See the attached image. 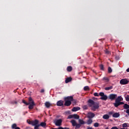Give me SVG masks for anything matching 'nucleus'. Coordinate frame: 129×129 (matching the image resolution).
Masks as SVG:
<instances>
[{"mask_svg":"<svg viewBox=\"0 0 129 129\" xmlns=\"http://www.w3.org/2000/svg\"><path fill=\"white\" fill-rule=\"evenodd\" d=\"M88 103H89V105L91 107L92 105H93V107H92V110H93L94 111H95L96 109H98L99 108V105L97 103H95L94 101H93L92 99H89L88 101Z\"/></svg>","mask_w":129,"mask_h":129,"instance_id":"nucleus-1","label":"nucleus"},{"mask_svg":"<svg viewBox=\"0 0 129 129\" xmlns=\"http://www.w3.org/2000/svg\"><path fill=\"white\" fill-rule=\"evenodd\" d=\"M108 98H109L110 100H111V101H112V100H115V99L117 98V94H110L109 95Z\"/></svg>","mask_w":129,"mask_h":129,"instance_id":"nucleus-2","label":"nucleus"},{"mask_svg":"<svg viewBox=\"0 0 129 129\" xmlns=\"http://www.w3.org/2000/svg\"><path fill=\"white\" fill-rule=\"evenodd\" d=\"M99 95L100 96H101L100 99L102 100H107V98H108L107 96H106V95H104V93L103 92H100Z\"/></svg>","mask_w":129,"mask_h":129,"instance_id":"nucleus-3","label":"nucleus"},{"mask_svg":"<svg viewBox=\"0 0 129 129\" xmlns=\"http://www.w3.org/2000/svg\"><path fill=\"white\" fill-rule=\"evenodd\" d=\"M54 124L56 126H60L62 124V119H59L54 121Z\"/></svg>","mask_w":129,"mask_h":129,"instance_id":"nucleus-4","label":"nucleus"},{"mask_svg":"<svg viewBox=\"0 0 129 129\" xmlns=\"http://www.w3.org/2000/svg\"><path fill=\"white\" fill-rule=\"evenodd\" d=\"M123 107L124 109H127L126 110V113H127V114L129 115V105L126 103L124 104Z\"/></svg>","mask_w":129,"mask_h":129,"instance_id":"nucleus-5","label":"nucleus"},{"mask_svg":"<svg viewBox=\"0 0 129 129\" xmlns=\"http://www.w3.org/2000/svg\"><path fill=\"white\" fill-rule=\"evenodd\" d=\"M129 81L126 79H122L120 81V84L122 85H125V84H127Z\"/></svg>","mask_w":129,"mask_h":129,"instance_id":"nucleus-6","label":"nucleus"},{"mask_svg":"<svg viewBox=\"0 0 129 129\" xmlns=\"http://www.w3.org/2000/svg\"><path fill=\"white\" fill-rule=\"evenodd\" d=\"M95 116V114L94 113L91 112L88 113V116H87L88 118L92 119Z\"/></svg>","mask_w":129,"mask_h":129,"instance_id":"nucleus-7","label":"nucleus"},{"mask_svg":"<svg viewBox=\"0 0 129 129\" xmlns=\"http://www.w3.org/2000/svg\"><path fill=\"white\" fill-rule=\"evenodd\" d=\"M64 101L65 103L64 104V105H65V106H70L71 105V104L72 103L71 101L64 100Z\"/></svg>","mask_w":129,"mask_h":129,"instance_id":"nucleus-8","label":"nucleus"},{"mask_svg":"<svg viewBox=\"0 0 129 129\" xmlns=\"http://www.w3.org/2000/svg\"><path fill=\"white\" fill-rule=\"evenodd\" d=\"M64 105V101L63 100H59L57 102L56 105L57 106H62Z\"/></svg>","mask_w":129,"mask_h":129,"instance_id":"nucleus-9","label":"nucleus"},{"mask_svg":"<svg viewBox=\"0 0 129 129\" xmlns=\"http://www.w3.org/2000/svg\"><path fill=\"white\" fill-rule=\"evenodd\" d=\"M38 123H39V120L37 119H35V120H31V124L33 126L38 124Z\"/></svg>","mask_w":129,"mask_h":129,"instance_id":"nucleus-10","label":"nucleus"},{"mask_svg":"<svg viewBox=\"0 0 129 129\" xmlns=\"http://www.w3.org/2000/svg\"><path fill=\"white\" fill-rule=\"evenodd\" d=\"M35 105V102H32V103H30L29 104V106H28L29 109H33Z\"/></svg>","mask_w":129,"mask_h":129,"instance_id":"nucleus-11","label":"nucleus"},{"mask_svg":"<svg viewBox=\"0 0 129 129\" xmlns=\"http://www.w3.org/2000/svg\"><path fill=\"white\" fill-rule=\"evenodd\" d=\"M64 100H69V101L71 102V101L73 100V96H68L64 98Z\"/></svg>","mask_w":129,"mask_h":129,"instance_id":"nucleus-12","label":"nucleus"},{"mask_svg":"<svg viewBox=\"0 0 129 129\" xmlns=\"http://www.w3.org/2000/svg\"><path fill=\"white\" fill-rule=\"evenodd\" d=\"M120 114L119 113L115 112L112 114V117H115V118H117V117H119Z\"/></svg>","mask_w":129,"mask_h":129,"instance_id":"nucleus-13","label":"nucleus"},{"mask_svg":"<svg viewBox=\"0 0 129 129\" xmlns=\"http://www.w3.org/2000/svg\"><path fill=\"white\" fill-rule=\"evenodd\" d=\"M92 122H93V120H92V119L89 118L86 122V123H87V124L89 125V124H91Z\"/></svg>","mask_w":129,"mask_h":129,"instance_id":"nucleus-14","label":"nucleus"},{"mask_svg":"<svg viewBox=\"0 0 129 129\" xmlns=\"http://www.w3.org/2000/svg\"><path fill=\"white\" fill-rule=\"evenodd\" d=\"M12 129H21L20 127H18L16 123H13L11 126Z\"/></svg>","mask_w":129,"mask_h":129,"instance_id":"nucleus-15","label":"nucleus"},{"mask_svg":"<svg viewBox=\"0 0 129 129\" xmlns=\"http://www.w3.org/2000/svg\"><path fill=\"white\" fill-rule=\"evenodd\" d=\"M70 122L72 124L73 126H76V125L77 124V122L75 120L73 119L70 121Z\"/></svg>","mask_w":129,"mask_h":129,"instance_id":"nucleus-16","label":"nucleus"},{"mask_svg":"<svg viewBox=\"0 0 129 129\" xmlns=\"http://www.w3.org/2000/svg\"><path fill=\"white\" fill-rule=\"evenodd\" d=\"M78 110H80V107H74L72 109L73 111H78Z\"/></svg>","mask_w":129,"mask_h":129,"instance_id":"nucleus-17","label":"nucleus"},{"mask_svg":"<svg viewBox=\"0 0 129 129\" xmlns=\"http://www.w3.org/2000/svg\"><path fill=\"white\" fill-rule=\"evenodd\" d=\"M72 81V78L69 77L66 79L65 82L66 83H69V82H71V81Z\"/></svg>","mask_w":129,"mask_h":129,"instance_id":"nucleus-18","label":"nucleus"},{"mask_svg":"<svg viewBox=\"0 0 129 129\" xmlns=\"http://www.w3.org/2000/svg\"><path fill=\"white\" fill-rule=\"evenodd\" d=\"M117 102H120L121 101V97L120 96H118L116 99L115 101Z\"/></svg>","mask_w":129,"mask_h":129,"instance_id":"nucleus-19","label":"nucleus"},{"mask_svg":"<svg viewBox=\"0 0 129 129\" xmlns=\"http://www.w3.org/2000/svg\"><path fill=\"white\" fill-rule=\"evenodd\" d=\"M45 105L46 107H47V108H49V107H50L51 106V103H50V102H46L45 103Z\"/></svg>","mask_w":129,"mask_h":129,"instance_id":"nucleus-20","label":"nucleus"},{"mask_svg":"<svg viewBox=\"0 0 129 129\" xmlns=\"http://www.w3.org/2000/svg\"><path fill=\"white\" fill-rule=\"evenodd\" d=\"M113 88V86H111L110 87H106L105 88V90H106L107 91L108 90H111Z\"/></svg>","mask_w":129,"mask_h":129,"instance_id":"nucleus-21","label":"nucleus"},{"mask_svg":"<svg viewBox=\"0 0 129 129\" xmlns=\"http://www.w3.org/2000/svg\"><path fill=\"white\" fill-rule=\"evenodd\" d=\"M73 117L75 119H79V116L76 114H73Z\"/></svg>","mask_w":129,"mask_h":129,"instance_id":"nucleus-22","label":"nucleus"},{"mask_svg":"<svg viewBox=\"0 0 129 129\" xmlns=\"http://www.w3.org/2000/svg\"><path fill=\"white\" fill-rule=\"evenodd\" d=\"M67 70L68 72H71L72 71V67L71 66H69L67 68Z\"/></svg>","mask_w":129,"mask_h":129,"instance_id":"nucleus-23","label":"nucleus"},{"mask_svg":"<svg viewBox=\"0 0 129 129\" xmlns=\"http://www.w3.org/2000/svg\"><path fill=\"white\" fill-rule=\"evenodd\" d=\"M119 105H120L119 104V102L115 101V103H114V106H115V107H118Z\"/></svg>","mask_w":129,"mask_h":129,"instance_id":"nucleus-24","label":"nucleus"},{"mask_svg":"<svg viewBox=\"0 0 129 129\" xmlns=\"http://www.w3.org/2000/svg\"><path fill=\"white\" fill-rule=\"evenodd\" d=\"M103 119H108L109 118V115L108 114H105L103 116Z\"/></svg>","mask_w":129,"mask_h":129,"instance_id":"nucleus-25","label":"nucleus"},{"mask_svg":"<svg viewBox=\"0 0 129 129\" xmlns=\"http://www.w3.org/2000/svg\"><path fill=\"white\" fill-rule=\"evenodd\" d=\"M39 125H40V126H42V127H45V126H46V122H42L40 123Z\"/></svg>","mask_w":129,"mask_h":129,"instance_id":"nucleus-26","label":"nucleus"},{"mask_svg":"<svg viewBox=\"0 0 129 129\" xmlns=\"http://www.w3.org/2000/svg\"><path fill=\"white\" fill-rule=\"evenodd\" d=\"M10 104H17L18 102L16 100H13L10 102Z\"/></svg>","mask_w":129,"mask_h":129,"instance_id":"nucleus-27","label":"nucleus"},{"mask_svg":"<svg viewBox=\"0 0 129 129\" xmlns=\"http://www.w3.org/2000/svg\"><path fill=\"white\" fill-rule=\"evenodd\" d=\"M29 100V103H33V102H34V100H33V99L32 98V97H30L28 99Z\"/></svg>","mask_w":129,"mask_h":129,"instance_id":"nucleus-28","label":"nucleus"},{"mask_svg":"<svg viewBox=\"0 0 129 129\" xmlns=\"http://www.w3.org/2000/svg\"><path fill=\"white\" fill-rule=\"evenodd\" d=\"M80 124H85L86 122L84 121L83 120L80 119L79 120Z\"/></svg>","mask_w":129,"mask_h":129,"instance_id":"nucleus-29","label":"nucleus"},{"mask_svg":"<svg viewBox=\"0 0 129 129\" xmlns=\"http://www.w3.org/2000/svg\"><path fill=\"white\" fill-rule=\"evenodd\" d=\"M128 123H124L122 124V127H128Z\"/></svg>","mask_w":129,"mask_h":129,"instance_id":"nucleus-30","label":"nucleus"},{"mask_svg":"<svg viewBox=\"0 0 129 129\" xmlns=\"http://www.w3.org/2000/svg\"><path fill=\"white\" fill-rule=\"evenodd\" d=\"M84 90H85V91H89V87L87 86L84 87Z\"/></svg>","mask_w":129,"mask_h":129,"instance_id":"nucleus-31","label":"nucleus"},{"mask_svg":"<svg viewBox=\"0 0 129 129\" xmlns=\"http://www.w3.org/2000/svg\"><path fill=\"white\" fill-rule=\"evenodd\" d=\"M22 102L23 103H24L25 105H29V104H31V103H28L25 100H23Z\"/></svg>","mask_w":129,"mask_h":129,"instance_id":"nucleus-32","label":"nucleus"},{"mask_svg":"<svg viewBox=\"0 0 129 129\" xmlns=\"http://www.w3.org/2000/svg\"><path fill=\"white\" fill-rule=\"evenodd\" d=\"M81 126V124H80L79 123H77V125H76L75 129H78V128H80Z\"/></svg>","mask_w":129,"mask_h":129,"instance_id":"nucleus-33","label":"nucleus"},{"mask_svg":"<svg viewBox=\"0 0 129 129\" xmlns=\"http://www.w3.org/2000/svg\"><path fill=\"white\" fill-rule=\"evenodd\" d=\"M94 126H95V127H98L99 126V123L98 122L94 123Z\"/></svg>","mask_w":129,"mask_h":129,"instance_id":"nucleus-34","label":"nucleus"},{"mask_svg":"<svg viewBox=\"0 0 129 129\" xmlns=\"http://www.w3.org/2000/svg\"><path fill=\"white\" fill-rule=\"evenodd\" d=\"M108 73H111V72H112V70L111 69V68L108 67Z\"/></svg>","mask_w":129,"mask_h":129,"instance_id":"nucleus-35","label":"nucleus"},{"mask_svg":"<svg viewBox=\"0 0 129 129\" xmlns=\"http://www.w3.org/2000/svg\"><path fill=\"white\" fill-rule=\"evenodd\" d=\"M103 80H105L107 82H108V81H109V79H108V78H107V77H104L103 78Z\"/></svg>","mask_w":129,"mask_h":129,"instance_id":"nucleus-36","label":"nucleus"},{"mask_svg":"<svg viewBox=\"0 0 129 129\" xmlns=\"http://www.w3.org/2000/svg\"><path fill=\"white\" fill-rule=\"evenodd\" d=\"M71 118H73V114L69 115L67 118L68 119H71Z\"/></svg>","mask_w":129,"mask_h":129,"instance_id":"nucleus-37","label":"nucleus"},{"mask_svg":"<svg viewBox=\"0 0 129 129\" xmlns=\"http://www.w3.org/2000/svg\"><path fill=\"white\" fill-rule=\"evenodd\" d=\"M39 126H40V124L34 125V129H38Z\"/></svg>","mask_w":129,"mask_h":129,"instance_id":"nucleus-38","label":"nucleus"},{"mask_svg":"<svg viewBox=\"0 0 129 129\" xmlns=\"http://www.w3.org/2000/svg\"><path fill=\"white\" fill-rule=\"evenodd\" d=\"M126 101H129V95H127L125 97Z\"/></svg>","mask_w":129,"mask_h":129,"instance_id":"nucleus-39","label":"nucleus"},{"mask_svg":"<svg viewBox=\"0 0 129 129\" xmlns=\"http://www.w3.org/2000/svg\"><path fill=\"white\" fill-rule=\"evenodd\" d=\"M100 68L101 69V70H104V67L103 66V64H101L100 66Z\"/></svg>","mask_w":129,"mask_h":129,"instance_id":"nucleus-40","label":"nucleus"},{"mask_svg":"<svg viewBox=\"0 0 129 129\" xmlns=\"http://www.w3.org/2000/svg\"><path fill=\"white\" fill-rule=\"evenodd\" d=\"M83 109H85V110L88 109V106H87V105H84L83 106Z\"/></svg>","mask_w":129,"mask_h":129,"instance_id":"nucleus-41","label":"nucleus"},{"mask_svg":"<svg viewBox=\"0 0 129 129\" xmlns=\"http://www.w3.org/2000/svg\"><path fill=\"white\" fill-rule=\"evenodd\" d=\"M94 96H99V95H98V93H94Z\"/></svg>","mask_w":129,"mask_h":129,"instance_id":"nucleus-42","label":"nucleus"},{"mask_svg":"<svg viewBox=\"0 0 129 129\" xmlns=\"http://www.w3.org/2000/svg\"><path fill=\"white\" fill-rule=\"evenodd\" d=\"M72 101L73 102V103H76L77 102L76 100L74 99L73 98V100H72Z\"/></svg>","mask_w":129,"mask_h":129,"instance_id":"nucleus-43","label":"nucleus"},{"mask_svg":"<svg viewBox=\"0 0 129 129\" xmlns=\"http://www.w3.org/2000/svg\"><path fill=\"white\" fill-rule=\"evenodd\" d=\"M111 129H118V128H117L116 126H113Z\"/></svg>","mask_w":129,"mask_h":129,"instance_id":"nucleus-44","label":"nucleus"},{"mask_svg":"<svg viewBox=\"0 0 129 129\" xmlns=\"http://www.w3.org/2000/svg\"><path fill=\"white\" fill-rule=\"evenodd\" d=\"M120 105H121V104H124V103L123 102H119Z\"/></svg>","mask_w":129,"mask_h":129,"instance_id":"nucleus-45","label":"nucleus"},{"mask_svg":"<svg viewBox=\"0 0 129 129\" xmlns=\"http://www.w3.org/2000/svg\"><path fill=\"white\" fill-rule=\"evenodd\" d=\"M45 90L44 89H41V91H40V92L41 93H43V92H44Z\"/></svg>","mask_w":129,"mask_h":129,"instance_id":"nucleus-46","label":"nucleus"},{"mask_svg":"<svg viewBox=\"0 0 129 129\" xmlns=\"http://www.w3.org/2000/svg\"><path fill=\"white\" fill-rule=\"evenodd\" d=\"M31 122H32V121H31V120H29V121L28 122V123H29V124H31Z\"/></svg>","mask_w":129,"mask_h":129,"instance_id":"nucleus-47","label":"nucleus"},{"mask_svg":"<svg viewBox=\"0 0 129 129\" xmlns=\"http://www.w3.org/2000/svg\"><path fill=\"white\" fill-rule=\"evenodd\" d=\"M109 114H111H111H113V112H111H111H109Z\"/></svg>","mask_w":129,"mask_h":129,"instance_id":"nucleus-48","label":"nucleus"},{"mask_svg":"<svg viewBox=\"0 0 129 129\" xmlns=\"http://www.w3.org/2000/svg\"><path fill=\"white\" fill-rule=\"evenodd\" d=\"M126 71V72H129V68L127 69Z\"/></svg>","mask_w":129,"mask_h":129,"instance_id":"nucleus-49","label":"nucleus"},{"mask_svg":"<svg viewBox=\"0 0 129 129\" xmlns=\"http://www.w3.org/2000/svg\"><path fill=\"white\" fill-rule=\"evenodd\" d=\"M92 98H93V99H94L95 98H94V97H93Z\"/></svg>","mask_w":129,"mask_h":129,"instance_id":"nucleus-50","label":"nucleus"},{"mask_svg":"<svg viewBox=\"0 0 129 129\" xmlns=\"http://www.w3.org/2000/svg\"><path fill=\"white\" fill-rule=\"evenodd\" d=\"M106 53H108V51H107V52Z\"/></svg>","mask_w":129,"mask_h":129,"instance_id":"nucleus-51","label":"nucleus"},{"mask_svg":"<svg viewBox=\"0 0 129 129\" xmlns=\"http://www.w3.org/2000/svg\"><path fill=\"white\" fill-rule=\"evenodd\" d=\"M106 53H108V51H107V52Z\"/></svg>","mask_w":129,"mask_h":129,"instance_id":"nucleus-52","label":"nucleus"},{"mask_svg":"<svg viewBox=\"0 0 129 129\" xmlns=\"http://www.w3.org/2000/svg\"><path fill=\"white\" fill-rule=\"evenodd\" d=\"M14 92H16V91H14Z\"/></svg>","mask_w":129,"mask_h":129,"instance_id":"nucleus-53","label":"nucleus"},{"mask_svg":"<svg viewBox=\"0 0 129 129\" xmlns=\"http://www.w3.org/2000/svg\"><path fill=\"white\" fill-rule=\"evenodd\" d=\"M17 89L18 90V89H19V88H17Z\"/></svg>","mask_w":129,"mask_h":129,"instance_id":"nucleus-54","label":"nucleus"}]
</instances>
